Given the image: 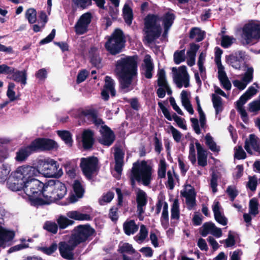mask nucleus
<instances>
[{
	"label": "nucleus",
	"instance_id": "1",
	"mask_svg": "<svg viewBox=\"0 0 260 260\" xmlns=\"http://www.w3.org/2000/svg\"><path fill=\"white\" fill-rule=\"evenodd\" d=\"M40 171L35 167L28 165L18 167L11 173L15 182L8 184L9 188L13 191L21 190L22 187L39 175Z\"/></svg>",
	"mask_w": 260,
	"mask_h": 260
},
{
	"label": "nucleus",
	"instance_id": "2",
	"mask_svg": "<svg viewBox=\"0 0 260 260\" xmlns=\"http://www.w3.org/2000/svg\"><path fill=\"white\" fill-rule=\"evenodd\" d=\"M154 170L148 162L142 160L133 164L129 176L131 185L134 187L136 181L142 183L145 186L150 184L153 178Z\"/></svg>",
	"mask_w": 260,
	"mask_h": 260
},
{
	"label": "nucleus",
	"instance_id": "3",
	"mask_svg": "<svg viewBox=\"0 0 260 260\" xmlns=\"http://www.w3.org/2000/svg\"><path fill=\"white\" fill-rule=\"evenodd\" d=\"M64 184L59 181L49 180L45 184L42 196L44 200L40 201V204H49L62 199L67 193Z\"/></svg>",
	"mask_w": 260,
	"mask_h": 260
},
{
	"label": "nucleus",
	"instance_id": "4",
	"mask_svg": "<svg viewBox=\"0 0 260 260\" xmlns=\"http://www.w3.org/2000/svg\"><path fill=\"white\" fill-rule=\"evenodd\" d=\"M44 186L45 184L38 179H34L22 187L21 190L25 194L23 196V198L28 199L32 205H44V204H40L39 201L44 200L42 192L44 190Z\"/></svg>",
	"mask_w": 260,
	"mask_h": 260
},
{
	"label": "nucleus",
	"instance_id": "5",
	"mask_svg": "<svg viewBox=\"0 0 260 260\" xmlns=\"http://www.w3.org/2000/svg\"><path fill=\"white\" fill-rule=\"evenodd\" d=\"M144 30L147 43H151L159 38L162 31L159 17L156 15H148L144 19Z\"/></svg>",
	"mask_w": 260,
	"mask_h": 260
},
{
	"label": "nucleus",
	"instance_id": "6",
	"mask_svg": "<svg viewBox=\"0 0 260 260\" xmlns=\"http://www.w3.org/2000/svg\"><path fill=\"white\" fill-rule=\"evenodd\" d=\"M243 44L252 45L260 39V22L252 20L246 23L241 35Z\"/></svg>",
	"mask_w": 260,
	"mask_h": 260
},
{
	"label": "nucleus",
	"instance_id": "7",
	"mask_svg": "<svg viewBox=\"0 0 260 260\" xmlns=\"http://www.w3.org/2000/svg\"><path fill=\"white\" fill-rule=\"evenodd\" d=\"M115 72L118 75L137 76V57H121L116 62Z\"/></svg>",
	"mask_w": 260,
	"mask_h": 260
},
{
	"label": "nucleus",
	"instance_id": "8",
	"mask_svg": "<svg viewBox=\"0 0 260 260\" xmlns=\"http://www.w3.org/2000/svg\"><path fill=\"white\" fill-rule=\"evenodd\" d=\"M259 88L258 84L256 82L254 83L236 102V109L240 113L242 120L245 122L247 121L248 117L244 105L249 99L256 94Z\"/></svg>",
	"mask_w": 260,
	"mask_h": 260
},
{
	"label": "nucleus",
	"instance_id": "9",
	"mask_svg": "<svg viewBox=\"0 0 260 260\" xmlns=\"http://www.w3.org/2000/svg\"><path fill=\"white\" fill-rule=\"evenodd\" d=\"M124 38L122 31L116 29L105 44L106 49L112 54L119 53L124 47Z\"/></svg>",
	"mask_w": 260,
	"mask_h": 260
},
{
	"label": "nucleus",
	"instance_id": "10",
	"mask_svg": "<svg viewBox=\"0 0 260 260\" xmlns=\"http://www.w3.org/2000/svg\"><path fill=\"white\" fill-rule=\"evenodd\" d=\"M38 167L44 174L50 177H57L62 174L58 165L56 161L52 159L45 158L39 160Z\"/></svg>",
	"mask_w": 260,
	"mask_h": 260
},
{
	"label": "nucleus",
	"instance_id": "11",
	"mask_svg": "<svg viewBox=\"0 0 260 260\" xmlns=\"http://www.w3.org/2000/svg\"><path fill=\"white\" fill-rule=\"evenodd\" d=\"M172 71L174 81L178 87L180 88L182 86H189V75L185 66H182L178 68L173 67Z\"/></svg>",
	"mask_w": 260,
	"mask_h": 260
},
{
	"label": "nucleus",
	"instance_id": "12",
	"mask_svg": "<svg viewBox=\"0 0 260 260\" xmlns=\"http://www.w3.org/2000/svg\"><path fill=\"white\" fill-rule=\"evenodd\" d=\"M98 159L95 157L82 158L81 159L80 167L88 179H90L92 175L96 171Z\"/></svg>",
	"mask_w": 260,
	"mask_h": 260
},
{
	"label": "nucleus",
	"instance_id": "13",
	"mask_svg": "<svg viewBox=\"0 0 260 260\" xmlns=\"http://www.w3.org/2000/svg\"><path fill=\"white\" fill-rule=\"evenodd\" d=\"M78 244L71 237L68 241L61 242L58 244V249L61 256L67 259L74 258L73 250Z\"/></svg>",
	"mask_w": 260,
	"mask_h": 260
},
{
	"label": "nucleus",
	"instance_id": "14",
	"mask_svg": "<svg viewBox=\"0 0 260 260\" xmlns=\"http://www.w3.org/2000/svg\"><path fill=\"white\" fill-rule=\"evenodd\" d=\"M245 73L242 75L241 80H235L233 82L234 86L240 90L244 89L253 78L254 69L252 67L245 65Z\"/></svg>",
	"mask_w": 260,
	"mask_h": 260
},
{
	"label": "nucleus",
	"instance_id": "15",
	"mask_svg": "<svg viewBox=\"0 0 260 260\" xmlns=\"http://www.w3.org/2000/svg\"><path fill=\"white\" fill-rule=\"evenodd\" d=\"M93 232V229L89 225H79L71 238L74 239L77 244H79L85 241Z\"/></svg>",
	"mask_w": 260,
	"mask_h": 260
},
{
	"label": "nucleus",
	"instance_id": "16",
	"mask_svg": "<svg viewBox=\"0 0 260 260\" xmlns=\"http://www.w3.org/2000/svg\"><path fill=\"white\" fill-rule=\"evenodd\" d=\"M91 20V15L90 13H85L82 15L75 25L76 33L80 35L86 32Z\"/></svg>",
	"mask_w": 260,
	"mask_h": 260
},
{
	"label": "nucleus",
	"instance_id": "17",
	"mask_svg": "<svg viewBox=\"0 0 260 260\" xmlns=\"http://www.w3.org/2000/svg\"><path fill=\"white\" fill-rule=\"evenodd\" d=\"M100 132L101 133V136L99 139L100 143L105 146H110L115 140L113 132L106 125H101Z\"/></svg>",
	"mask_w": 260,
	"mask_h": 260
},
{
	"label": "nucleus",
	"instance_id": "18",
	"mask_svg": "<svg viewBox=\"0 0 260 260\" xmlns=\"http://www.w3.org/2000/svg\"><path fill=\"white\" fill-rule=\"evenodd\" d=\"M181 195L185 199L186 204L189 209H192L196 205V193L190 185H185L181 191Z\"/></svg>",
	"mask_w": 260,
	"mask_h": 260
},
{
	"label": "nucleus",
	"instance_id": "19",
	"mask_svg": "<svg viewBox=\"0 0 260 260\" xmlns=\"http://www.w3.org/2000/svg\"><path fill=\"white\" fill-rule=\"evenodd\" d=\"M245 58L244 53L238 51L226 57L227 63L236 70H240Z\"/></svg>",
	"mask_w": 260,
	"mask_h": 260
},
{
	"label": "nucleus",
	"instance_id": "20",
	"mask_svg": "<svg viewBox=\"0 0 260 260\" xmlns=\"http://www.w3.org/2000/svg\"><path fill=\"white\" fill-rule=\"evenodd\" d=\"M32 146L36 151L38 150H49L57 147V144L53 140L46 139H38L32 142Z\"/></svg>",
	"mask_w": 260,
	"mask_h": 260
},
{
	"label": "nucleus",
	"instance_id": "21",
	"mask_svg": "<svg viewBox=\"0 0 260 260\" xmlns=\"http://www.w3.org/2000/svg\"><path fill=\"white\" fill-rule=\"evenodd\" d=\"M244 148L250 154H253L254 152L259 153L260 140L254 135L251 134L245 141Z\"/></svg>",
	"mask_w": 260,
	"mask_h": 260
},
{
	"label": "nucleus",
	"instance_id": "22",
	"mask_svg": "<svg viewBox=\"0 0 260 260\" xmlns=\"http://www.w3.org/2000/svg\"><path fill=\"white\" fill-rule=\"evenodd\" d=\"M15 233L13 231L0 226V246L5 248L11 245Z\"/></svg>",
	"mask_w": 260,
	"mask_h": 260
},
{
	"label": "nucleus",
	"instance_id": "23",
	"mask_svg": "<svg viewBox=\"0 0 260 260\" xmlns=\"http://www.w3.org/2000/svg\"><path fill=\"white\" fill-rule=\"evenodd\" d=\"M158 105L160 109L161 110V111L164 114L165 117L168 120L171 121L172 120V119H173L180 128L184 130H186L187 129L186 125L184 123L183 119L181 117L178 116L175 113L172 116H171L168 109L166 108L161 103L159 102L158 103Z\"/></svg>",
	"mask_w": 260,
	"mask_h": 260
},
{
	"label": "nucleus",
	"instance_id": "24",
	"mask_svg": "<svg viewBox=\"0 0 260 260\" xmlns=\"http://www.w3.org/2000/svg\"><path fill=\"white\" fill-rule=\"evenodd\" d=\"M212 208L215 220L222 225H226L228 220L223 214L222 208L219 202L215 201L213 202Z\"/></svg>",
	"mask_w": 260,
	"mask_h": 260
},
{
	"label": "nucleus",
	"instance_id": "25",
	"mask_svg": "<svg viewBox=\"0 0 260 260\" xmlns=\"http://www.w3.org/2000/svg\"><path fill=\"white\" fill-rule=\"evenodd\" d=\"M105 85L102 91L101 95L104 100H108L109 99V92H110L112 96H114L115 94V90L114 89L115 82L114 80L109 76L105 77Z\"/></svg>",
	"mask_w": 260,
	"mask_h": 260
},
{
	"label": "nucleus",
	"instance_id": "26",
	"mask_svg": "<svg viewBox=\"0 0 260 260\" xmlns=\"http://www.w3.org/2000/svg\"><path fill=\"white\" fill-rule=\"evenodd\" d=\"M137 202L138 204L137 211L139 214V218L140 220H142V214L144 212V207L147 203V196L144 191L138 189L137 191Z\"/></svg>",
	"mask_w": 260,
	"mask_h": 260
},
{
	"label": "nucleus",
	"instance_id": "27",
	"mask_svg": "<svg viewBox=\"0 0 260 260\" xmlns=\"http://www.w3.org/2000/svg\"><path fill=\"white\" fill-rule=\"evenodd\" d=\"M121 78V89L124 92L132 90L134 86V80L136 76L119 75Z\"/></svg>",
	"mask_w": 260,
	"mask_h": 260
},
{
	"label": "nucleus",
	"instance_id": "28",
	"mask_svg": "<svg viewBox=\"0 0 260 260\" xmlns=\"http://www.w3.org/2000/svg\"><path fill=\"white\" fill-rule=\"evenodd\" d=\"M34 148V147L32 146V143L28 146L21 148L16 152L15 157L16 160L19 162L25 160L32 152L36 151Z\"/></svg>",
	"mask_w": 260,
	"mask_h": 260
},
{
	"label": "nucleus",
	"instance_id": "29",
	"mask_svg": "<svg viewBox=\"0 0 260 260\" xmlns=\"http://www.w3.org/2000/svg\"><path fill=\"white\" fill-rule=\"evenodd\" d=\"M258 213V203L256 200L252 199L249 202V213H245L243 215L244 221L246 223H249L251 220V216H255Z\"/></svg>",
	"mask_w": 260,
	"mask_h": 260
},
{
	"label": "nucleus",
	"instance_id": "30",
	"mask_svg": "<svg viewBox=\"0 0 260 260\" xmlns=\"http://www.w3.org/2000/svg\"><path fill=\"white\" fill-rule=\"evenodd\" d=\"M73 189L76 195L72 194L69 197V202L74 203L76 202L79 199L83 197L84 189L81 183L78 180H75L73 184Z\"/></svg>",
	"mask_w": 260,
	"mask_h": 260
},
{
	"label": "nucleus",
	"instance_id": "31",
	"mask_svg": "<svg viewBox=\"0 0 260 260\" xmlns=\"http://www.w3.org/2000/svg\"><path fill=\"white\" fill-rule=\"evenodd\" d=\"M81 116L85 121L92 122L95 125H100L102 123V120L98 117L96 113L93 110H86L82 112Z\"/></svg>",
	"mask_w": 260,
	"mask_h": 260
},
{
	"label": "nucleus",
	"instance_id": "32",
	"mask_svg": "<svg viewBox=\"0 0 260 260\" xmlns=\"http://www.w3.org/2000/svg\"><path fill=\"white\" fill-rule=\"evenodd\" d=\"M218 77L223 88L226 90H230L231 88V84L228 78L224 71V67L222 64L217 65Z\"/></svg>",
	"mask_w": 260,
	"mask_h": 260
},
{
	"label": "nucleus",
	"instance_id": "33",
	"mask_svg": "<svg viewBox=\"0 0 260 260\" xmlns=\"http://www.w3.org/2000/svg\"><path fill=\"white\" fill-rule=\"evenodd\" d=\"M181 100L183 106L190 114H193L194 111L190 104V93L187 90H183L181 93Z\"/></svg>",
	"mask_w": 260,
	"mask_h": 260
},
{
	"label": "nucleus",
	"instance_id": "34",
	"mask_svg": "<svg viewBox=\"0 0 260 260\" xmlns=\"http://www.w3.org/2000/svg\"><path fill=\"white\" fill-rule=\"evenodd\" d=\"M174 19V15L171 12L166 13L163 16L162 22L164 27V32L162 36L164 38H166L167 36L168 31L173 24Z\"/></svg>",
	"mask_w": 260,
	"mask_h": 260
},
{
	"label": "nucleus",
	"instance_id": "35",
	"mask_svg": "<svg viewBox=\"0 0 260 260\" xmlns=\"http://www.w3.org/2000/svg\"><path fill=\"white\" fill-rule=\"evenodd\" d=\"M199 45L192 43L187 51V63L191 67L195 63L196 53L199 49Z\"/></svg>",
	"mask_w": 260,
	"mask_h": 260
},
{
	"label": "nucleus",
	"instance_id": "36",
	"mask_svg": "<svg viewBox=\"0 0 260 260\" xmlns=\"http://www.w3.org/2000/svg\"><path fill=\"white\" fill-rule=\"evenodd\" d=\"M198 152V160L199 165L205 167L207 165V151L205 150L199 143H196Z\"/></svg>",
	"mask_w": 260,
	"mask_h": 260
},
{
	"label": "nucleus",
	"instance_id": "37",
	"mask_svg": "<svg viewBox=\"0 0 260 260\" xmlns=\"http://www.w3.org/2000/svg\"><path fill=\"white\" fill-rule=\"evenodd\" d=\"M143 69L144 75L147 78L150 79L152 76V71L153 70V65L152 62L151 57L149 55H146L144 59Z\"/></svg>",
	"mask_w": 260,
	"mask_h": 260
},
{
	"label": "nucleus",
	"instance_id": "38",
	"mask_svg": "<svg viewBox=\"0 0 260 260\" xmlns=\"http://www.w3.org/2000/svg\"><path fill=\"white\" fill-rule=\"evenodd\" d=\"M114 156L115 160V170L118 175H120L122 170L124 153L120 149H117L115 153Z\"/></svg>",
	"mask_w": 260,
	"mask_h": 260
},
{
	"label": "nucleus",
	"instance_id": "39",
	"mask_svg": "<svg viewBox=\"0 0 260 260\" xmlns=\"http://www.w3.org/2000/svg\"><path fill=\"white\" fill-rule=\"evenodd\" d=\"M68 217L76 220H90L91 216L89 214H84L76 210L70 211L67 212Z\"/></svg>",
	"mask_w": 260,
	"mask_h": 260
},
{
	"label": "nucleus",
	"instance_id": "40",
	"mask_svg": "<svg viewBox=\"0 0 260 260\" xmlns=\"http://www.w3.org/2000/svg\"><path fill=\"white\" fill-rule=\"evenodd\" d=\"M158 79L157 83L159 86L164 87L168 94H171L172 90L169 87L166 80L165 72L163 70H160L157 73Z\"/></svg>",
	"mask_w": 260,
	"mask_h": 260
},
{
	"label": "nucleus",
	"instance_id": "41",
	"mask_svg": "<svg viewBox=\"0 0 260 260\" xmlns=\"http://www.w3.org/2000/svg\"><path fill=\"white\" fill-rule=\"evenodd\" d=\"M82 142L83 146L85 149L90 148L93 143V134L89 130L85 131L82 135Z\"/></svg>",
	"mask_w": 260,
	"mask_h": 260
},
{
	"label": "nucleus",
	"instance_id": "42",
	"mask_svg": "<svg viewBox=\"0 0 260 260\" xmlns=\"http://www.w3.org/2000/svg\"><path fill=\"white\" fill-rule=\"evenodd\" d=\"M148 230L144 224L140 226V229L138 234L136 235L134 239L138 243L141 244L144 242L147 238Z\"/></svg>",
	"mask_w": 260,
	"mask_h": 260
},
{
	"label": "nucleus",
	"instance_id": "43",
	"mask_svg": "<svg viewBox=\"0 0 260 260\" xmlns=\"http://www.w3.org/2000/svg\"><path fill=\"white\" fill-rule=\"evenodd\" d=\"M123 230L127 235H133L138 230V226L133 220L125 221L123 224Z\"/></svg>",
	"mask_w": 260,
	"mask_h": 260
},
{
	"label": "nucleus",
	"instance_id": "44",
	"mask_svg": "<svg viewBox=\"0 0 260 260\" xmlns=\"http://www.w3.org/2000/svg\"><path fill=\"white\" fill-rule=\"evenodd\" d=\"M11 171V165L4 163L0 166V182H4L8 179Z\"/></svg>",
	"mask_w": 260,
	"mask_h": 260
},
{
	"label": "nucleus",
	"instance_id": "45",
	"mask_svg": "<svg viewBox=\"0 0 260 260\" xmlns=\"http://www.w3.org/2000/svg\"><path fill=\"white\" fill-rule=\"evenodd\" d=\"M123 16L125 22L130 25L133 19V10L129 4H125L122 10Z\"/></svg>",
	"mask_w": 260,
	"mask_h": 260
},
{
	"label": "nucleus",
	"instance_id": "46",
	"mask_svg": "<svg viewBox=\"0 0 260 260\" xmlns=\"http://www.w3.org/2000/svg\"><path fill=\"white\" fill-rule=\"evenodd\" d=\"M11 74L12 75L11 78L15 81L21 82L23 84H26V72L25 71L16 72L14 71Z\"/></svg>",
	"mask_w": 260,
	"mask_h": 260
},
{
	"label": "nucleus",
	"instance_id": "47",
	"mask_svg": "<svg viewBox=\"0 0 260 260\" xmlns=\"http://www.w3.org/2000/svg\"><path fill=\"white\" fill-rule=\"evenodd\" d=\"M171 220H178L180 216V210L178 201L175 199L171 207Z\"/></svg>",
	"mask_w": 260,
	"mask_h": 260
},
{
	"label": "nucleus",
	"instance_id": "48",
	"mask_svg": "<svg viewBox=\"0 0 260 260\" xmlns=\"http://www.w3.org/2000/svg\"><path fill=\"white\" fill-rule=\"evenodd\" d=\"M204 32L199 28L194 27L192 28L190 31V38L194 39L197 42L202 41L204 38Z\"/></svg>",
	"mask_w": 260,
	"mask_h": 260
},
{
	"label": "nucleus",
	"instance_id": "49",
	"mask_svg": "<svg viewBox=\"0 0 260 260\" xmlns=\"http://www.w3.org/2000/svg\"><path fill=\"white\" fill-rule=\"evenodd\" d=\"M212 100L214 108L216 111V113L217 114L222 110L221 98L215 94H213L212 95Z\"/></svg>",
	"mask_w": 260,
	"mask_h": 260
},
{
	"label": "nucleus",
	"instance_id": "50",
	"mask_svg": "<svg viewBox=\"0 0 260 260\" xmlns=\"http://www.w3.org/2000/svg\"><path fill=\"white\" fill-rule=\"evenodd\" d=\"M25 17L30 24L35 23L37 21V11L34 8L28 9L25 13Z\"/></svg>",
	"mask_w": 260,
	"mask_h": 260
},
{
	"label": "nucleus",
	"instance_id": "51",
	"mask_svg": "<svg viewBox=\"0 0 260 260\" xmlns=\"http://www.w3.org/2000/svg\"><path fill=\"white\" fill-rule=\"evenodd\" d=\"M206 144L210 149L214 152H218L219 151V147L217 146L213 140V138L209 134H207L205 136Z\"/></svg>",
	"mask_w": 260,
	"mask_h": 260
},
{
	"label": "nucleus",
	"instance_id": "52",
	"mask_svg": "<svg viewBox=\"0 0 260 260\" xmlns=\"http://www.w3.org/2000/svg\"><path fill=\"white\" fill-rule=\"evenodd\" d=\"M57 134L69 146L72 145V139L71 135L69 132L66 131H57Z\"/></svg>",
	"mask_w": 260,
	"mask_h": 260
},
{
	"label": "nucleus",
	"instance_id": "53",
	"mask_svg": "<svg viewBox=\"0 0 260 260\" xmlns=\"http://www.w3.org/2000/svg\"><path fill=\"white\" fill-rule=\"evenodd\" d=\"M236 41L233 36L222 35L221 37V45L224 48H228L231 46Z\"/></svg>",
	"mask_w": 260,
	"mask_h": 260
},
{
	"label": "nucleus",
	"instance_id": "54",
	"mask_svg": "<svg viewBox=\"0 0 260 260\" xmlns=\"http://www.w3.org/2000/svg\"><path fill=\"white\" fill-rule=\"evenodd\" d=\"M167 164L164 159H161L158 164L157 174L160 178H164L166 177V173Z\"/></svg>",
	"mask_w": 260,
	"mask_h": 260
},
{
	"label": "nucleus",
	"instance_id": "55",
	"mask_svg": "<svg viewBox=\"0 0 260 260\" xmlns=\"http://www.w3.org/2000/svg\"><path fill=\"white\" fill-rule=\"evenodd\" d=\"M219 177L220 174L218 172H213L212 173L210 185L213 193H215L217 191V180Z\"/></svg>",
	"mask_w": 260,
	"mask_h": 260
},
{
	"label": "nucleus",
	"instance_id": "56",
	"mask_svg": "<svg viewBox=\"0 0 260 260\" xmlns=\"http://www.w3.org/2000/svg\"><path fill=\"white\" fill-rule=\"evenodd\" d=\"M160 235L158 231H151L149 235V239L152 245L155 247L159 246Z\"/></svg>",
	"mask_w": 260,
	"mask_h": 260
},
{
	"label": "nucleus",
	"instance_id": "57",
	"mask_svg": "<svg viewBox=\"0 0 260 260\" xmlns=\"http://www.w3.org/2000/svg\"><path fill=\"white\" fill-rule=\"evenodd\" d=\"M114 194L113 192L109 191L104 194L99 199V203L101 205H104L110 202L113 199Z\"/></svg>",
	"mask_w": 260,
	"mask_h": 260
},
{
	"label": "nucleus",
	"instance_id": "58",
	"mask_svg": "<svg viewBox=\"0 0 260 260\" xmlns=\"http://www.w3.org/2000/svg\"><path fill=\"white\" fill-rule=\"evenodd\" d=\"M214 224L212 223L211 222H208L205 223L202 227L201 229V235L205 237L208 234H212V230L213 229V227L214 226Z\"/></svg>",
	"mask_w": 260,
	"mask_h": 260
},
{
	"label": "nucleus",
	"instance_id": "59",
	"mask_svg": "<svg viewBox=\"0 0 260 260\" xmlns=\"http://www.w3.org/2000/svg\"><path fill=\"white\" fill-rule=\"evenodd\" d=\"M59 226L61 229H65L68 225L72 224L74 222L69 220L67 217L60 216L57 220Z\"/></svg>",
	"mask_w": 260,
	"mask_h": 260
},
{
	"label": "nucleus",
	"instance_id": "60",
	"mask_svg": "<svg viewBox=\"0 0 260 260\" xmlns=\"http://www.w3.org/2000/svg\"><path fill=\"white\" fill-rule=\"evenodd\" d=\"M73 4L78 8L83 9L87 8L91 5V0H72Z\"/></svg>",
	"mask_w": 260,
	"mask_h": 260
},
{
	"label": "nucleus",
	"instance_id": "61",
	"mask_svg": "<svg viewBox=\"0 0 260 260\" xmlns=\"http://www.w3.org/2000/svg\"><path fill=\"white\" fill-rule=\"evenodd\" d=\"M185 59V53L184 49L176 51L174 53V59L176 64H179L181 62L184 61Z\"/></svg>",
	"mask_w": 260,
	"mask_h": 260
},
{
	"label": "nucleus",
	"instance_id": "62",
	"mask_svg": "<svg viewBox=\"0 0 260 260\" xmlns=\"http://www.w3.org/2000/svg\"><path fill=\"white\" fill-rule=\"evenodd\" d=\"M15 86L14 83L12 82L9 83L7 95L11 101H13L16 99V93L14 91Z\"/></svg>",
	"mask_w": 260,
	"mask_h": 260
},
{
	"label": "nucleus",
	"instance_id": "63",
	"mask_svg": "<svg viewBox=\"0 0 260 260\" xmlns=\"http://www.w3.org/2000/svg\"><path fill=\"white\" fill-rule=\"evenodd\" d=\"M249 110L251 112H255L260 110V95L256 100L249 104Z\"/></svg>",
	"mask_w": 260,
	"mask_h": 260
},
{
	"label": "nucleus",
	"instance_id": "64",
	"mask_svg": "<svg viewBox=\"0 0 260 260\" xmlns=\"http://www.w3.org/2000/svg\"><path fill=\"white\" fill-rule=\"evenodd\" d=\"M44 228L47 231L53 234H55L58 229L57 224L55 222L51 221L46 222L44 225Z\"/></svg>",
	"mask_w": 260,
	"mask_h": 260
}]
</instances>
